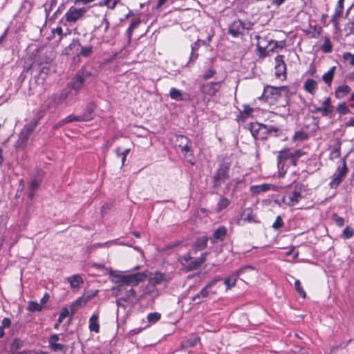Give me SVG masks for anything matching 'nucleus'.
<instances>
[{"label":"nucleus","mask_w":354,"mask_h":354,"mask_svg":"<svg viewBox=\"0 0 354 354\" xmlns=\"http://www.w3.org/2000/svg\"><path fill=\"white\" fill-rule=\"evenodd\" d=\"M66 102L67 105H71L77 100L74 97L73 91L63 89L49 96L44 103L43 107L45 110H55L57 106Z\"/></svg>","instance_id":"1"},{"label":"nucleus","mask_w":354,"mask_h":354,"mask_svg":"<svg viewBox=\"0 0 354 354\" xmlns=\"http://www.w3.org/2000/svg\"><path fill=\"white\" fill-rule=\"evenodd\" d=\"M109 274L111 281L117 283L118 285H129L131 286H136L140 282H142L147 278V274L145 272H138L130 274H123L117 271L110 270Z\"/></svg>","instance_id":"2"},{"label":"nucleus","mask_w":354,"mask_h":354,"mask_svg":"<svg viewBox=\"0 0 354 354\" xmlns=\"http://www.w3.org/2000/svg\"><path fill=\"white\" fill-rule=\"evenodd\" d=\"M37 127V120H31L29 123L24 125L19 134V138L15 144L16 150H24L28 143L30 136Z\"/></svg>","instance_id":"3"},{"label":"nucleus","mask_w":354,"mask_h":354,"mask_svg":"<svg viewBox=\"0 0 354 354\" xmlns=\"http://www.w3.org/2000/svg\"><path fill=\"white\" fill-rule=\"evenodd\" d=\"M91 75V73L90 71L82 68L77 72L71 82L68 84V88L74 91L73 93L76 100H77L78 92L83 88L85 81Z\"/></svg>","instance_id":"4"},{"label":"nucleus","mask_w":354,"mask_h":354,"mask_svg":"<svg viewBox=\"0 0 354 354\" xmlns=\"http://www.w3.org/2000/svg\"><path fill=\"white\" fill-rule=\"evenodd\" d=\"M173 142L174 147L180 151L185 158L193 165L194 162L192 161V159L189 158L190 156H192L191 150L192 143L189 139L183 135H176L174 136Z\"/></svg>","instance_id":"5"},{"label":"nucleus","mask_w":354,"mask_h":354,"mask_svg":"<svg viewBox=\"0 0 354 354\" xmlns=\"http://www.w3.org/2000/svg\"><path fill=\"white\" fill-rule=\"evenodd\" d=\"M306 192V187L304 185H296L293 191L288 196H284L283 201L289 207L295 206L304 198L303 194Z\"/></svg>","instance_id":"6"},{"label":"nucleus","mask_w":354,"mask_h":354,"mask_svg":"<svg viewBox=\"0 0 354 354\" xmlns=\"http://www.w3.org/2000/svg\"><path fill=\"white\" fill-rule=\"evenodd\" d=\"M229 166L226 164H221L217 169L212 177L213 187L218 188L223 183H225L229 179Z\"/></svg>","instance_id":"7"},{"label":"nucleus","mask_w":354,"mask_h":354,"mask_svg":"<svg viewBox=\"0 0 354 354\" xmlns=\"http://www.w3.org/2000/svg\"><path fill=\"white\" fill-rule=\"evenodd\" d=\"M132 287L129 285H117L112 288V292L115 297L121 296L122 301H128L136 296V292Z\"/></svg>","instance_id":"8"},{"label":"nucleus","mask_w":354,"mask_h":354,"mask_svg":"<svg viewBox=\"0 0 354 354\" xmlns=\"http://www.w3.org/2000/svg\"><path fill=\"white\" fill-rule=\"evenodd\" d=\"M289 93L290 91L288 86H282L275 87L268 85L264 88L261 99L262 98L266 100H268V98L272 96L278 97L283 95L285 97H288Z\"/></svg>","instance_id":"9"},{"label":"nucleus","mask_w":354,"mask_h":354,"mask_svg":"<svg viewBox=\"0 0 354 354\" xmlns=\"http://www.w3.org/2000/svg\"><path fill=\"white\" fill-rule=\"evenodd\" d=\"M254 270V268L253 266H245L241 268L239 270L233 272L229 277L224 279V283L226 286V289L230 290L232 287L235 286L238 277L243 274L245 272H251Z\"/></svg>","instance_id":"10"},{"label":"nucleus","mask_w":354,"mask_h":354,"mask_svg":"<svg viewBox=\"0 0 354 354\" xmlns=\"http://www.w3.org/2000/svg\"><path fill=\"white\" fill-rule=\"evenodd\" d=\"M87 12L86 8H77L71 6L65 14L66 21L69 24H75L82 19Z\"/></svg>","instance_id":"11"},{"label":"nucleus","mask_w":354,"mask_h":354,"mask_svg":"<svg viewBox=\"0 0 354 354\" xmlns=\"http://www.w3.org/2000/svg\"><path fill=\"white\" fill-rule=\"evenodd\" d=\"M221 82H210L200 86L201 92L209 96H214L221 88Z\"/></svg>","instance_id":"12"},{"label":"nucleus","mask_w":354,"mask_h":354,"mask_svg":"<svg viewBox=\"0 0 354 354\" xmlns=\"http://www.w3.org/2000/svg\"><path fill=\"white\" fill-rule=\"evenodd\" d=\"M347 173V168L346 165V162L344 161L343 167H339L337 171L333 176V180L330 183V186L331 188H336L340 183L343 180L344 176Z\"/></svg>","instance_id":"13"},{"label":"nucleus","mask_w":354,"mask_h":354,"mask_svg":"<svg viewBox=\"0 0 354 354\" xmlns=\"http://www.w3.org/2000/svg\"><path fill=\"white\" fill-rule=\"evenodd\" d=\"M275 75L277 78L286 77V64L283 55H277L275 57Z\"/></svg>","instance_id":"14"},{"label":"nucleus","mask_w":354,"mask_h":354,"mask_svg":"<svg viewBox=\"0 0 354 354\" xmlns=\"http://www.w3.org/2000/svg\"><path fill=\"white\" fill-rule=\"evenodd\" d=\"M243 32L244 22L241 20H236L229 26L228 33L234 37L243 35Z\"/></svg>","instance_id":"15"},{"label":"nucleus","mask_w":354,"mask_h":354,"mask_svg":"<svg viewBox=\"0 0 354 354\" xmlns=\"http://www.w3.org/2000/svg\"><path fill=\"white\" fill-rule=\"evenodd\" d=\"M227 235V228L225 226H219L209 237L212 243L215 244L218 241H223Z\"/></svg>","instance_id":"16"},{"label":"nucleus","mask_w":354,"mask_h":354,"mask_svg":"<svg viewBox=\"0 0 354 354\" xmlns=\"http://www.w3.org/2000/svg\"><path fill=\"white\" fill-rule=\"evenodd\" d=\"M70 48H75L77 50H79V48H81L80 52L79 53V55H81L82 57H88L92 53H93V47L91 46H82L81 44L77 41H73L70 46Z\"/></svg>","instance_id":"17"},{"label":"nucleus","mask_w":354,"mask_h":354,"mask_svg":"<svg viewBox=\"0 0 354 354\" xmlns=\"http://www.w3.org/2000/svg\"><path fill=\"white\" fill-rule=\"evenodd\" d=\"M109 21L107 18L104 17L101 21V24L95 28L94 31L102 39L105 37V35L106 34L109 28Z\"/></svg>","instance_id":"18"},{"label":"nucleus","mask_w":354,"mask_h":354,"mask_svg":"<svg viewBox=\"0 0 354 354\" xmlns=\"http://www.w3.org/2000/svg\"><path fill=\"white\" fill-rule=\"evenodd\" d=\"M206 254L207 253H203L201 256L196 259L192 260L190 263H187V269L189 271L195 270L198 269L201 265L206 260Z\"/></svg>","instance_id":"19"},{"label":"nucleus","mask_w":354,"mask_h":354,"mask_svg":"<svg viewBox=\"0 0 354 354\" xmlns=\"http://www.w3.org/2000/svg\"><path fill=\"white\" fill-rule=\"evenodd\" d=\"M272 185L266 183L258 185H252L250 187V191L252 194L257 195L268 192V190L270 189Z\"/></svg>","instance_id":"20"},{"label":"nucleus","mask_w":354,"mask_h":354,"mask_svg":"<svg viewBox=\"0 0 354 354\" xmlns=\"http://www.w3.org/2000/svg\"><path fill=\"white\" fill-rule=\"evenodd\" d=\"M291 158H292V151L289 149L280 151L277 156L278 166L280 167L282 165L283 167V162L290 160Z\"/></svg>","instance_id":"21"},{"label":"nucleus","mask_w":354,"mask_h":354,"mask_svg":"<svg viewBox=\"0 0 354 354\" xmlns=\"http://www.w3.org/2000/svg\"><path fill=\"white\" fill-rule=\"evenodd\" d=\"M351 91L349 86L343 84L337 86L335 91V95L337 99H342L347 95Z\"/></svg>","instance_id":"22"},{"label":"nucleus","mask_w":354,"mask_h":354,"mask_svg":"<svg viewBox=\"0 0 354 354\" xmlns=\"http://www.w3.org/2000/svg\"><path fill=\"white\" fill-rule=\"evenodd\" d=\"M86 304V301L82 297H79L74 302L71 304L69 306V313H71V317L74 315V314L81 308H82Z\"/></svg>","instance_id":"23"},{"label":"nucleus","mask_w":354,"mask_h":354,"mask_svg":"<svg viewBox=\"0 0 354 354\" xmlns=\"http://www.w3.org/2000/svg\"><path fill=\"white\" fill-rule=\"evenodd\" d=\"M304 88L306 91L314 95L317 88V83L313 79H307L304 84Z\"/></svg>","instance_id":"24"},{"label":"nucleus","mask_w":354,"mask_h":354,"mask_svg":"<svg viewBox=\"0 0 354 354\" xmlns=\"http://www.w3.org/2000/svg\"><path fill=\"white\" fill-rule=\"evenodd\" d=\"M209 239L207 236H203L197 239L195 244L194 245V250L195 251L202 250L207 247V241Z\"/></svg>","instance_id":"25"},{"label":"nucleus","mask_w":354,"mask_h":354,"mask_svg":"<svg viewBox=\"0 0 354 354\" xmlns=\"http://www.w3.org/2000/svg\"><path fill=\"white\" fill-rule=\"evenodd\" d=\"M67 281L73 288H77L81 283H84V280L80 274H74L68 277Z\"/></svg>","instance_id":"26"},{"label":"nucleus","mask_w":354,"mask_h":354,"mask_svg":"<svg viewBox=\"0 0 354 354\" xmlns=\"http://www.w3.org/2000/svg\"><path fill=\"white\" fill-rule=\"evenodd\" d=\"M241 218L244 221L248 223H255L256 220L253 215L252 209L250 207L245 208L241 214Z\"/></svg>","instance_id":"27"},{"label":"nucleus","mask_w":354,"mask_h":354,"mask_svg":"<svg viewBox=\"0 0 354 354\" xmlns=\"http://www.w3.org/2000/svg\"><path fill=\"white\" fill-rule=\"evenodd\" d=\"M165 280V274L161 272L154 273L149 279L151 284L155 286L160 284L163 281Z\"/></svg>","instance_id":"28"},{"label":"nucleus","mask_w":354,"mask_h":354,"mask_svg":"<svg viewBox=\"0 0 354 354\" xmlns=\"http://www.w3.org/2000/svg\"><path fill=\"white\" fill-rule=\"evenodd\" d=\"M39 186V182L37 179L34 178L31 180L30 183L28 185V196L30 199H32L35 196V191L38 189Z\"/></svg>","instance_id":"29"},{"label":"nucleus","mask_w":354,"mask_h":354,"mask_svg":"<svg viewBox=\"0 0 354 354\" xmlns=\"http://www.w3.org/2000/svg\"><path fill=\"white\" fill-rule=\"evenodd\" d=\"M335 71V66H333L322 76V80L328 86L331 85L332 81L334 77Z\"/></svg>","instance_id":"30"},{"label":"nucleus","mask_w":354,"mask_h":354,"mask_svg":"<svg viewBox=\"0 0 354 354\" xmlns=\"http://www.w3.org/2000/svg\"><path fill=\"white\" fill-rule=\"evenodd\" d=\"M95 105L93 103L88 104L84 113L82 114V117L86 118V121H89L93 118V113Z\"/></svg>","instance_id":"31"},{"label":"nucleus","mask_w":354,"mask_h":354,"mask_svg":"<svg viewBox=\"0 0 354 354\" xmlns=\"http://www.w3.org/2000/svg\"><path fill=\"white\" fill-rule=\"evenodd\" d=\"M340 149H341V141H340V140L337 139L335 144L334 145V147H333V150L330 151V158L335 159V158L340 157V155H341Z\"/></svg>","instance_id":"32"},{"label":"nucleus","mask_w":354,"mask_h":354,"mask_svg":"<svg viewBox=\"0 0 354 354\" xmlns=\"http://www.w3.org/2000/svg\"><path fill=\"white\" fill-rule=\"evenodd\" d=\"M170 97L172 100H175L176 101H181L186 100L184 97V95L182 91L176 88H171L169 93Z\"/></svg>","instance_id":"33"},{"label":"nucleus","mask_w":354,"mask_h":354,"mask_svg":"<svg viewBox=\"0 0 354 354\" xmlns=\"http://www.w3.org/2000/svg\"><path fill=\"white\" fill-rule=\"evenodd\" d=\"M98 317L96 315H93L89 319V329L91 331L98 333L100 330V326L97 323Z\"/></svg>","instance_id":"34"},{"label":"nucleus","mask_w":354,"mask_h":354,"mask_svg":"<svg viewBox=\"0 0 354 354\" xmlns=\"http://www.w3.org/2000/svg\"><path fill=\"white\" fill-rule=\"evenodd\" d=\"M122 0H102L99 2L100 6H106L110 10H114L117 4L120 3Z\"/></svg>","instance_id":"35"},{"label":"nucleus","mask_w":354,"mask_h":354,"mask_svg":"<svg viewBox=\"0 0 354 354\" xmlns=\"http://www.w3.org/2000/svg\"><path fill=\"white\" fill-rule=\"evenodd\" d=\"M257 39L258 40L257 48H258L261 55L262 56H266V51H267V50H268V48H269L267 44L265 46H263V42L266 41V39L263 38L261 36H257Z\"/></svg>","instance_id":"36"},{"label":"nucleus","mask_w":354,"mask_h":354,"mask_svg":"<svg viewBox=\"0 0 354 354\" xmlns=\"http://www.w3.org/2000/svg\"><path fill=\"white\" fill-rule=\"evenodd\" d=\"M201 40L200 39H198L196 40V41L194 42L191 46L192 52H191V55H190V57H189V62H194L198 58V54H195L194 51L198 50V48L201 46Z\"/></svg>","instance_id":"37"},{"label":"nucleus","mask_w":354,"mask_h":354,"mask_svg":"<svg viewBox=\"0 0 354 354\" xmlns=\"http://www.w3.org/2000/svg\"><path fill=\"white\" fill-rule=\"evenodd\" d=\"M262 124L256 122L251 123L249 127V129L251 132L252 136L256 140L258 134L259 133L260 129L261 128Z\"/></svg>","instance_id":"38"},{"label":"nucleus","mask_w":354,"mask_h":354,"mask_svg":"<svg viewBox=\"0 0 354 354\" xmlns=\"http://www.w3.org/2000/svg\"><path fill=\"white\" fill-rule=\"evenodd\" d=\"M229 205L230 201L227 198L222 196L221 197L216 205V210L218 212H221L223 209H225Z\"/></svg>","instance_id":"39"},{"label":"nucleus","mask_w":354,"mask_h":354,"mask_svg":"<svg viewBox=\"0 0 354 354\" xmlns=\"http://www.w3.org/2000/svg\"><path fill=\"white\" fill-rule=\"evenodd\" d=\"M70 315L69 309L67 308H63L62 313H60L59 318L57 319V322L55 324L54 328L57 329L60 325V324L63 322V320Z\"/></svg>","instance_id":"40"},{"label":"nucleus","mask_w":354,"mask_h":354,"mask_svg":"<svg viewBox=\"0 0 354 354\" xmlns=\"http://www.w3.org/2000/svg\"><path fill=\"white\" fill-rule=\"evenodd\" d=\"M337 111L340 115H346L351 113L349 107L346 105V102H340L337 106Z\"/></svg>","instance_id":"41"},{"label":"nucleus","mask_w":354,"mask_h":354,"mask_svg":"<svg viewBox=\"0 0 354 354\" xmlns=\"http://www.w3.org/2000/svg\"><path fill=\"white\" fill-rule=\"evenodd\" d=\"M24 346V341L19 338H15L10 344V351L15 352L18 349H20Z\"/></svg>","instance_id":"42"},{"label":"nucleus","mask_w":354,"mask_h":354,"mask_svg":"<svg viewBox=\"0 0 354 354\" xmlns=\"http://www.w3.org/2000/svg\"><path fill=\"white\" fill-rule=\"evenodd\" d=\"M43 306L41 304H38L37 301H30L27 307V310L30 312H40L42 310Z\"/></svg>","instance_id":"43"},{"label":"nucleus","mask_w":354,"mask_h":354,"mask_svg":"<svg viewBox=\"0 0 354 354\" xmlns=\"http://www.w3.org/2000/svg\"><path fill=\"white\" fill-rule=\"evenodd\" d=\"M140 22H141V21H140V19H133L131 21V24H130V26H129V28L127 29V33L128 35V37H129V39L131 37V35L133 33V30L135 28H136L139 26Z\"/></svg>","instance_id":"44"},{"label":"nucleus","mask_w":354,"mask_h":354,"mask_svg":"<svg viewBox=\"0 0 354 354\" xmlns=\"http://www.w3.org/2000/svg\"><path fill=\"white\" fill-rule=\"evenodd\" d=\"M200 340L198 337H194L193 338L187 339L182 343L183 348H189L194 346Z\"/></svg>","instance_id":"45"},{"label":"nucleus","mask_w":354,"mask_h":354,"mask_svg":"<svg viewBox=\"0 0 354 354\" xmlns=\"http://www.w3.org/2000/svg\"><path fill=\"white\" fill-rule=\"evenodd\" d=\"M86 118L82 117V115L77 116L74 115H70L64 118L66 124L73 122H83L86 121Z\"/></svg>","instance_id":"46"},{"label":"nucleus","mask_w":354,"mask_h":354,"mask_svg":"<svg viewBox=\"0 0 354 354\" xmlns=\"http://www.w3.org/2000/svg\"><path fill=\"white\" fill-rule=\"evenodd\" d=\"M208 289L209 288H207V286H205L198 294L192 297V301H194L197 299L207 297L209 295Z\"/></svg>","instance_id":"47"},{"label":"nucleus","mask_w":354,"mask_h":354,"mask_svg":"<svg viewBox=\"0 0 354 354\" xmlns=\"http://www.w3.org/2000/svg\"><path fill=\"white\" fill-rule=\"evenodd\" d=\"M321 49L324 53H329L333 50L332 44L328 38H326L324 44L321 46Z\"/></svg>","instance_id":"48"},{"label":"nucleus","mask_w":354,"mask_h":354,"mask_svg":"<svg viewBox=\"0 0 354 354\" xmlns=\"http://www.w3.org/2000/svg\"><path fill=\"white\" fill-rule=\"evenodd\" d=\"M295 288L297 293L304 299L306 297V294L305 291L304 290L303 288L301 286V283L299 280H296L295 281Z\"/></svg>","instance_id":"49"},{"label":"nucleus","mask_w":354,"mask_h":354,"mask_svg":"<svg viewBox=\"0 0 354 354\" xmlns=\"http://www.w3.org/2000/svg\"><path fill=\"white\" fill-rule=\"evenodd\" d=\"M268 129H266V125L262 124L261 128L260 129L259 133L257 137L256 140H265L268 138Z\"/></svg>","instance_id":"50"},{"label":"nucleus","mask_w":354,"mask_h":354,"mask_svg":"<svg viewBox=\"0 0 354 354\" xmlns=\"http://www.w3.org/2000/svg\"><path fill=\"white\" fill-rule=\"evenodd\" d=\"M161 317V315L159 313H151L147 315V320L150 323H156Z\"/></svg>","instance_id":"51"},{"label":"nucleus","mask_w":354,"mask_h":354,"mask_svg":"<svg viewBox=\"0 0 354 354\" xmlns=\"http://www.w3.org/2000/svg\"><path fill=\"white\" fill-rule=\"evenodd\" d=\"M354 232L353 228L349 226L346 227L342 232V237L345 239L351 238L353 236Z\"/></svg>","instance_id":"52"},{"label":"nucleus","mask_w":354,"mask_h":354,"mask_svg":"<svg viewBox=\"0 0 354 354\" xmlns=\"http://www.w3.org/2000/svg\"><path fill=\"white\" fill-rule=\"evenodd\" d=\"M333 111V110L326 109L324 107H320V106L316 108V110H315L316 113H321L322 115L324 117L328 116Z\"/></svg>","instance_id":"53"},{"label":"nucleus","mask_w":354,"mask_h":354,"mask_svg":"<svg viewBox=\"0 0 354 354\" xmlns=\"http://www.w3.org/2000/svg\"><path fill=\"white\" fill-rule=\"evenodd\" d=\"M283 223L281 217L280 216H278L272 224V227L276 230H278L283 226Z\"/></svg>","instance_id":"54"},{"label":"nucleus","mask_w":354,"mask_h":354,"mask_svg":"<svg viewBox=\"0 0 354 354\" xmlns=\"http://www.w3.org/2000/svg\"><path fill=\"white\" fill-rule=\"evenodd\" d=\"M266 129H268V136H277L279 131V129L277 127L271 125H266Z\"/></svg>","instance_id":"55"},{"label":"nucleus","mask_w":354,"mask_h":354,"mask_svg":"<svg viewBox=\"0 0 354 354\" xmlns=\"http://www.w3.org/2000/svg\"><path fill=\"white\" fill-rule=\"evenodd\" d=\"M268 51H274V49L278 48V41L274 40L268 41Z\"/></svg>","instance_id":"56"},{"label":"nucleus","mask_w":354,"mask_h":354,"mask_svg":"<svg viewBox=\"0 0 354 354\" xmlns=\"http://www.w3.org/2000/svg\"><path fill=\"white\" fill-rule=\"evenodd\" d=\"M11 319L8 317H5L3 319L0 326L3 328H8L11 326Z\"/></svg>","instance_id":"57"},{"label":"nucleus","mask_w":354,"mask_h":354,"mask_svg":"<svg viewBox=\"0 0 354 354\" xmlns=\"http://www.w3.org/2000/svg\"><path fill=\"white\" fill-rule=\"evenodd\" d=\"M216 73L215 70L214 69H209L207 70L203 75V78L204 80H208L212 78Z\"/></svg>","instance_id":"58"},{"label":"nucleus","mask_w":354,"mask_h":354,"mask_svg":"<svg viewBox=\"0 0 354 354\" xmlns=\"http://www.w3.org/2000/svg\"><path fill=\"white\" fill-rule=\"evenodd\" d=\"M221 279H222L221 277H217L214 278L213 279H212L207 282V283L206 284L207 288H212V286L216 285L217 282L220 281Z\"/></svg>","instance_id":"59"},{"label":"nucleus","mask_w":354,"mask_h":354,"mask_svg":"<svg viewBox=\"0 0 354 354\" xmlns=\"http://www.w3.org/2000/svg\"><path fill=\"white\" fill-rule=\"evenodd\" d=\"M343 57L345 60H348L349 58H351L350 64L351 65H354V55H352L351 53H345L343 55Z\"/></svg>","instance_id":"60"},{"label":"nucleus","mask_w":354,"mask_h":354,"mask_svg":"<svg viewBox=\"0 0 354 354\" xmlns=\"http://www.w3.org/2000/svg\"><path fill=\"white\" fill-rule=\"evenodd\" d=\"M321 107H324L326 109L333 110V106L330 104V97L326 98V100L322 102V106Z\"/></svg>","instance_id":"61"},{"label":"nucleus","mask_w":354,"mask_h":354,"mask_svg":"<svg viewBox=\"0 0 354 354\" xmlns=\"http://www.w3.org/2000/svg\"><path fill=\"white\" fill-rule=\"evenodd\" d=\"M50 346L55 351H62L64 348V345L59 343H54L53 344H50Z\"/></svg>","instance_id":"62"},{"label":"nucleus","mask_w":354,"mask_h":354,"mask_svg":"<svg viewBox=\"0 0 354 354\" xmlns=\"http://www.w3.org/2000/svg\"><path fill=\"white\" fill-rule=\"evenodd\" d=\"M305 138H306V135L302 131H297V132H296L295 134L293 136V139L295 140H304Z\"/></svg>","instance_id":"63"},{"label":"nucleus","mask_w":354,"mask_h":354,"mask_svg":"<svg viewBox=\"0 0 354 354\" xmlns=\"http://www.w3.org/2000/svg\"><path fill=\"white\" fill-rule=\"evenodd\" d=\"M304 152H302L299 149L295 150L294 151H292V157H295L296 158H299L302 155H304Z\"/></svg>","instance_id":"64"}]
</instances>
